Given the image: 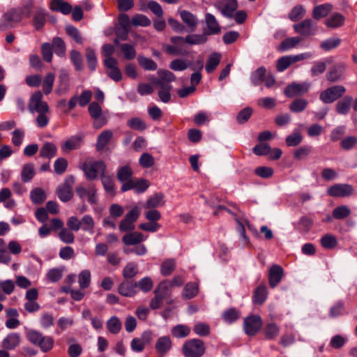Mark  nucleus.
I'll use <instances>...</instances> for the list:
<instances>
[{
	"instance_id": "1",
	"label": "nucleus",
	"mask_w": 357,
	"mask_h": 357,
	"mask_svg": "<svg viewBox=\"0 0 357 357\" xmlns=\"http://www.w3.org/2000/svg\"><path fill=\"white\" fill-rule=\"evenodd\" d=\"M158 75V77L152 78L151 82L160 88L158 93L160 100L164 103H167L172 96V86L170 83L176 80V75L171 71L163 69H159Z\"/></svg>"
},
{
	"instance_id": "2",
	"label": "nucleus",
	"mask_w": 357,
	"mask_h": 357,
	"mask_svg": "<svg viewBox=\"0 0 357 357\" xmlns=\"http://www.w3.org/2000/svg\"><path fill=\"white\" fill-rule=\"evenodd\" d=\"M78 167L83 171L88 181H93L106 172V164L103 160L80 162Z\"/></svg>"
},
{
	"instance_id": "3",
	"label": "nucleus",
	"mask_w": 357,
	"mask_h": 357,
	"mask_svg": "<svg viewBox=\"0 0 357 357\" xmlns=\"http://www.w3.org/2000/svg\"><path fill=\"white\" fill-rule=\"evenodd\" d=\"M26 337L32 344L39 347L45 353L50 351L54 344L52 337L45 336L42 333L36 330L28 331Z\"/></svg>"
},
{
	"instance_id": "4",
	"label": "nucleus",
	"mask_w": 357,
	"mask_h": 357,
	"mask_svg": "<svg viewBox=\"0 0 357 357\" xmlns=\"http://www.w3.org/2000/svg\"><path fill=\"white\" fill-rule=\"evenodd\" d=\"M185 357H202L206 351L203 340L200 339H191L184 342L181 348Z\"/></svg>"
},
{
	"instance_id": "5",
	"label": "nucleus",
	"mask_w": 357,
	"mask_h": 357,
	"mask_svg": "<svg viewBox=\"0 0 357 357\" xmlns=\"http://www.w3.org/2000/svg\"><path fill=\"white\" fill-rule=\"evenodd\" d=\"M24 17L22 8H13L8 10L0 20V31L11 29L20 22Z\"/></svg>"
},
{
	"instance_id": "6",
	"label": "nucleus",
	"mask_w": 357,
	"mask_h": 357,
	"mask_svg": "<svg viewBox=\"0 0 357 357\" xmlns=\"http://www.w3.org/2000/svg\"><path fill=\"white\" fill-rule=\"evenodd\" d=\"M28 109L31 113L50 112V107L47 103L43 100V93L40 91H37L31 94Z\"/></svg>"
},
{
	"instance_id": "7",
	"label": "nucleus",
	"mask_w": 357,
	"mask_h": 357,
	"mask_svg": "<svg viewBox=\"0 0 357 357\" xmlns=\"http://www.w3.org/2000/svg\"><path fill=\"white\" fill-rule=\"evenodd\" d=\"M346 92V88L342 85H335L329 87L320 93V100L330 104L340 98Z\"/></svg>"
},
{
	"instance_id": "8",
	"label": "nucleus",
	"mask_w": 357,
	"mask_h": 357,
	"mask_svg": "<svg viewBox=\"0 0 357 357\" xmlns=\"http://www.w3.org/2000/svg\"><path fill=\"white\" fill-rule=\"evenodd\" d=\"M88 111L90 116L94 120L93 123V128L99 129L107 123V120L102 116V108L98 102H92L90 103Z\"/></svg>"
},
{
	"instance_id": "9",
	"label": "nucleus",
	"mask_w": 357,
	"mask_h": 357,
	"mask_svg": "<svg viewBox=\"0 0 357 357\" xmlns=\"http://www.w3.org/2000/svg\"><path fill=\"white\" fill-rule=\"evenodd\" d=\"M237 0H219L214 6L218 9L221 14L226 17L232 18L234 12L238 8Z\"/></svg>"
},
{
	"instance_id": "10",
	"label": "nucleus",
	"mask_w": 357,
	"mask_h": 357,
	"mask_svg": "<svg viewBox=\"0 0 357 357\" xmlns=\"http://www.w3.org/2000/svg\"><path fill=\"white\" fill-rule=\"evenodd\" d=\"M327 193L333 197H347L353 195L354 188L348 183H336L327 189Z\"/></svg>"
},
{
	"instance_id": "11",
	"label": "nucleus",
	"mask_w": 357,
	"mask_h": 357,
	"mask_svg": "<svg viewBox=\"0 0 357 357\" xmlns=\"http://www.w3.org/2000/svg\"><path fill=\"white\" fill-rule=\"evenodd\" d=\"M207 33L204 32L202 34H190L185 38L181 36H172L170 38V41L173 44H178L181 42H185L191 45H202L207 41Z\"/></svg>"
},
{
	"instance_id": "12",
	"label": "nucleus",
	"mask_w": 357,
	"mask_h": 357,
	"mask_svg": "<svg viewBox=\"0 0 357 357\" xmlns=\"http://www.w3.org/2000/svg\"><path fill=\"white\" fill-rule=\"evenodd\" d=\"M75 183V177L68 176L66 178L64 183L56 190V195L63 202H68L73 197L72 185Z\"/></svg>"
},
{
	"instance_id": "13",
	"label": "nucleus",
	"mask_w": 357,
	"mask_h": 357,
	"mask_svg": "<svg viewBox=\"0 0 357 357\" xmlns=\"http://www.w3.org/2000/svg\"><path fill=\"white\" fill-rule=\"evenodd\" d=\"M262 326V320L259 315H251L244 320L243 328L245 333L250 335H255Z\"/></svg>"
},
{
	"instance_id": "14",
	"label": "nucleus",
	"mask_w": 357,
	"mask_h": 357,
	"mask_svg": "<svg viewBox=\"0 0 357 357\" xmlns=\"http://www.w3.org/2000/svg\"><path fill=\"white\" fill-rule=\"evenodd\" d=\"M310 87V84L292 82L284 89V95L288 98H294L306 93Z\"/></svg>"
},
{
	"instance_id": "15",
	"label": "nucleus",
	"mask_w": 357,
	"mask_h": 357,
	"mask_svg": "<svg viewBox=\"0 0 357 357\" xmlns=\"http://www.w3.org/2000/svg\"><path fill=\"white\" fill-rule=\"evenodd\" d=\"M293 28L296 33L303 37L314 35L316 31V27L310 19H305L299 23L294 24Z\"/></svg>"
},
{
	"instance_id": "16",
	"label": "nucleus",
	"mask_w": 357,
	"mask_h": 357,
	"mask_svg": "<svg viewBox=\"0 0 357 357\" xmlns=\"http://www.w3.org/2000/svg\"><path fill=\"white\" fill-rule=\"evenodd\" d=\"M149 182L146 179H138L136 181H128L123 183L121 188L122 192L130 190H135L137 193H142L145 192L149 187Z\"/></svg>"
},
{
	"instance_id": "17",
	"label": "nucleus",
	"mask_w": 357,
	"mask_h": 357,
	"mask_svg": "<svg viewBox=\"0 0 357 357\" xmlns=\"http://www.w3.org/2000/svg\"><path fill=\"white\" fill-rule=\"evenodd\" d=\"M346 68V63L343 62L336 63L327 72L326 79L330 82H335L343 79Z\"/></svg>"
},
{
	"instance_id": "18",
	"label": "nucleus",
	"mask_w": 357,
	"mask_h": 357,
	"mask_svg": "<svg viewBox=\"0 0 357 357\" xmlns=\"http://www.w3.org/2000/svg\"><path fill=\"white\" fill-rule=\"evenodd\" d=\"M284 270L280 265H272L268 271V283L271 288H275L282 280Z\"/></svg>"
},
{
	"instance_id": "19",
	"label": "nucleus",
	"mask_w": 357,
	"mask_h": 357,
	"mask_svg": "<svg viewBox=\"0 0 357 357\" xmlns=\"http://www.w3.org/2000/svg\"><path fill=\"white\" fill-rule=\"evenodd\" d=\"M21 342L20 335L17 333H9L1 342V347L6 351L15 350Z\"/></svg>"
},
{
	"instance_id": "20",
	"label": "nucleus",
	"mask_w": 357,
	"mask_h": 357,
	"mask_svg": "<svg viewBox=\"0 0 357 357\" xmlns=\"http://www.w3.org/2000/svg\"><path fill=\"white\" fill-rule=\"evenodd\" d=\"M118 292L125 297H133L137 293L136 282L126 280L122 282L118 287Z\"/></svg>"
},
{
	"instance_id": "21",
	"label": "nucleus",
	"mask_w": 357,
	"mask_h": 357,
	"mask_svg": "<svg viewBox=\"0 0 357 357\" xmlns=\"http://www.w3.org/2000/svg\"><path fill=\"white\" fill-rule=\"evenodd\" d=\"M82 143V137L77 135L71 136L62 144L61 149L63 153H69L73 150L80 149Z\"/></svg>"
},
{
	"instance_id": "22",
	"label": "nucleus",
	"mask_w": 357,
	"mask_h": 357,
	"mask_svg": "<svg viewBox=\"0 0 357 357\" xmlns=\"http://www.w3.org/2000/svg\"><path fill=\"white\" fill-rule=\"evenodd\" d=\"M172 340L169 336L159 337L155 344V349L160 357L165 356L172 348Z\"/></svg>"
},
{
	"instance_id": "23",
	"label": "nucleus",
	"mask_w": 357,
	"mask_h": 357,
	"mask_svg": "<svg viewBox=\"0 0 357 357\" xmlns=\"http://www.w3.org/2000/svg\"><path fill=\"white\" fill-rule=\"evenodd\" d=\"M205 23L207 26V30H205L204 32L209 35H215L218 34L220 32V26L217 21L215 16L211 13H206L205 15Z\"/></svg>"
},
{
	"instance_id": "24",
	"label": "nucleus",
	"mask_w": 357,
	"mask_h": 357,
	"mask_svg": "<svg viewBox=\"0 0 357 357\" xmlns=\"http://www.w3.org/2000/svg\"><path fill=\"white\" fill-rule=\"evenodd\" d=\"M50 8L52 11L60 12L63 15H68L72 11V6L63 0H52Z\"/></svg>"
},
{
	"instance_id": "25",
	"label": "nucleus",
	"mask_w": 357,
	"mask_h": 357,
	"mask_svg": "<svg viewBox=\"0 0 357 357\" xmlns=\"http://www.w3.org/2000/svg\"><path fill=\"white\" fill-rule=\"evenodd\" d=\"M154 297L162 302L164 299L169 298L171 295V290L168 282L164 280L160 282L154 290Z\"/></svg>"
},
{
	"instance_id": "26",
	"label": "nucleus",
	"mask_w": 357,
	"mask_h": 357,
	"mask_svg": "<svg viewBox=\"0 0 357 357\" xmlns=\"http://www.w3.org/2000/svg\"><path fill=\"white\" fill-rule=\"evenodd\" d=\"M113 137V132L110 130H105L102 131L97 138L96 144V150L97 151H102L106 145L109 142Z\"/></svg>"
},
{
	"instance_id": "27",
	"label": "nucleus",
	"mask_w": 357,
	"mask_h": 357,
	"mask_svg": "<svg viewBox=\"0 0 357 357\" xmlns=\"http://www.w3.org/2000/svg\"><path fill=\"white\" fill-rule=\"evenodd\" d=\"M144 241V235L137 231L130 232L122 237V242L126 245H135Z\"/></svg>"
},
{
	"instance_id": "28",
	"label": "nucleus",
	"mask_w": 357,
	"mask_h": 357,
	"mask_svg": "<svg viewBox=\"0 0 357 357\" xmlns=\"http://www.w3.org/2000/svg\"><path fill=\"white\" fill-rule=\"evenodd\" d=\"M164 195L161 192H157L149 197L145 203L146 208H153L162 206L165 204Z\"/></svg>"
},
{
	"instance_id": "29",
	"label": "nucleus",
	"mask_w": 357,
	"mask_h": 357,
	"mask_svg": "<svg viewBox=\"0 0 357 357\" xmlns=\"http://www.w3.org/2000/svg\"><path fill=\"white\" fill-rule=\"evenodd\" d=\"M345 17L343 15L339 13H333L331 17L327 18L325 21V24L330 28H338L344 24Z\"/></svg>"
},
{
	"instance_id": "30",
	"label": "nucleus",
	"mask_w": 357,
	"mask_h": 357,
	"mask_svg": "<svg viewBox=\"0 0 357 357\" xmlns=\"http://www.w3.org/2000/svg\"><path fill=\"white\" fill-rule=\"evenodd\" d=\"M57 153V147L52 142H45L40 149V156L47 159H51L56 156Z\"/></svg>"
},
{
	"instance_id": "31",
	"label": "nucleus",
	"mask_w": 357,
	"mask_h": 357,
	"mask_svg": "<svg viewBox=\"0 0 357 357\" xmlns=\"http://www.w3.org/2000/svg\"><path fill=\"white\" fill-rule=\"evenodd\" d=\"M353 101L351 96H347L343 99L339 100L335 105L336 112L339 114L346 115L350 110L351 105Z\"/></svg>"
},
{
	"instance_id": "32",
	"label": "nucleus",
	"mask_w": 357,
	"mask_h": 357,
	"mask_svg": "<svg viewBox=\"0 0 357 357\" xmlns=\"http://www.w3.org/2000/svg\"><path fill=\"white\" fill-rule=\"evenodd\" d=\"M267 288L264 284H259L255 290L253 294V302L261 305L267 298Z\"/></svg>"
},
{
	"instance_id": "33",
	"label": "nucleus",
	"mask_w": 357,
	"mask_h": 357,
	"mask_svg": "<svg viewBox=\"0 0 357 357\" xmlns=\"http://www.w3.org/2000/svg\"><path fill=\"white\" fill-rule=\"evenodd\" d=\"M332 9L333 6L331 3H324L317 6L312 10V17L316 20H319L327 16Z\"/></svg>"
},
{
	"instance_id": "34",
	"label": "nucleus",
	"mask_w": 357,
	"mask_h": 357,
	"mask_svg": "<svg viewBox=\"0 0 357 357\" xmlns=\"http://www.w3.org/2000/svg\"><path fill=\"white\" fill-rule=\"evenodd\" d=\"M53 51L55 54L60 56H64L66 54V47L65 42L60 37L56 36L52 39V43L51 44Z\"/></svg>"
},
{
	"instance_id": "35",
	"label": "nucleus",
	"mask_w": 357,
	"mask_h": 357,
	"mask_svg": "<svg viewBox=\"0 0 357 357\" xmlns=\"http://www.w3.org/2000/svg\"><path fill=\"white\" fill-rule=\"evenodd\" d=\"M180 16L187 26L191 28V31H194L198 24L197 17L190 12L185 10L180 11Z\"/></svg>"
},
{
	"instance_id": "36",
	"label": "nucleus",
	"mask_w": 357,
	"mask_h": 357,
	"mask_svg": "<svg viewBox=\"0 0 357 357\" xmlns=\"http://www.w3.org/2000/svg\"><path fill=\"white\" fill-rule=\"evenodd\" d=\"M280 328L275 323L267 324L264 328L265 338L267 340H275L279 335Z\"/></svg>"
},
{
	"instance_id": "37",
	"label": "nucleus",
	"mask_w": 357,
	"mask_h": 357,
	"mask_svg": "<svg viewBox=\"0 0 357 357\" xmlns=\"http://www.w3.org/2000/svg\"><path fill=\"white\" fill-rule=\"evenodd\" d=\"M221 54L220 53L214 52L210 55L208 57L205 69L208 73H211L213 72L218 64L220 62Z\"/></svg>"
},
{
	"instance_id": "38",
	"label": "nucleus",
	"mask_w": 357,
	"mask_h": 357,
	"mask_svg": "<svg viewBox=\"0 0 357 357\" xmlns=\"http://www.w3.org/2000/svg\"><path fill=\"white\" fill-rule=\"evenodd\" d=\"M138 265L135 262H130L123 268L122 275L126 280H129L135 277L138 274Z\"/></svg>"
},
{
	"instance_id": "39",
	"label": "nucleus",
	"mask_w": 357,
	"mask_h": 357,
	"mask_svg": "<svg viewBox=\"0 0 357 357\" xmlns=\"http://www.w3.org/2000/svg\"><path fill=\"white\" fill-rule=\"evenodd\" d=\"M139 65L145 70H155L158 68L157 63L151 59L143 55L137 56Z\"/></svg>"
},
{
	"instance_id": "40",
	"label": "nucleus",
	"mask_w": 357,
	"mask_h": 357,
	"mask_svg": "<svg viewBox=\"0 0 357 357\" xmlns=\"http://www.w3.org/2000/svg\"><path fill=\"white\" fill-rule=\"evenodd\" d=\"M172 335L176 338L188 337L190 333V328L183 324H178L171 329Z\"/></svg>"
},
{
	"instance_id": "41",
	"label": "nucleus",
	"mask_w": 357,
	"mask_h": 357,
	"mask_svg": "<svg viewBox=\"0 0 357 357\" xmlns=\"http://www.w3.org/2000/svg\"><path fill=\"white\" fill-rule=\"evenodd\" d=\"M132 171L130 166L125 165L121 167L117 172L116 177L121 183H125L128 181H132Z\"/></svg>"
},
{
	"instance_id": "42",
	"label": "nucleus",
	"mask_w": 357,
	"mask_h": 357,
	"mask_svg": "<svg viewBox=\"0 0 357 357\" xmlns=\"http://www.w3.org/2000/svg\"><path fill=\"white\" fill-rule=\"evenodd\" d=\"M199 291L198 284L195 282H188L185 284L182 297L184 299H191L195 297Z\"/></svg>"
},
{
	"instance_id": "43",
	"label": "nucleus",
	"mask_w": 357,
	"mask_h": 357,
	"mask_svg": "<svg viewBox=\"0 0 357 357\" xmlns=\"http://www.w3.org/2000/svg\"><path fill=\"white\" fill-rule=\"evenodd\" d=\"M45 17L46 15L44 9L40 8H38L33 17V26L36 30L39 31L43 28L46 21Z\"/></svg>"
},
{
	"instance_id": "44",
	"label": "nucleus",
	"mask_w": 357,
	"mask_h": 357,
	"mask_svg": "<svg viewBox=\"0 0 357 357\" xmlns=\"http://www.w3.org/2000/svg\"><path fill=\"white\" fill-rule=\"evenodd\" d=\"M35 176L34 165L28 163L23 166L21 172V178L24 183L29 182Z\"/></svg>"
},
{
	"instance_id": "45",
	"label": "nucleus",
	"mask_w": 357,
	"mask_h": 357,
	"mask_svg": "<svg viewBox=\"0 0 357 357\" xmlns=\"http://www.w3.org/2000/svg\"><path fill=\"white\" fill-rule=\"evenodd\" d=\"M351 214V210L348 206L341 205L335 207L332 212L333 217L336 220H342Z\"/></svg>"
},
{
	"instance_id": "46",
	"label": "nucleus",
	"mask_w": 357,
	"mask_h": 357,
	"mask_svg": "<svg viewBox=\"0 0 357 357\" xmlns=\"http://www.w3.org/2000/svg\"><path fill=\"white\" fill-rule=\"evenodd\" d=\"M266 73V69L264 67H259L252 72L250 79L253 85L257 86L264 82Z\"/></svg>"
},
{
	"instance_id": "47",
	"label": "nucleus",
	"mask_w": 357,
	"mask_h": 357,
	"mask_svg": "<svg viewBox=\"0 0 357 357\" xmlns=\"http://www.w3.org/2000/svg\"><path fill=\"white\" fill-rule=\"evenodd\" d=\"M308 105L307 100L303 98H297L289 105V109L294 113H299L305 109Z\"/></svg>"
},
{
	"instance_id": "48",
	"label": "nucleus",
	"mask_w": 357,
	"mask_h": 357,
	"mask_svg": "<svg viewBox=\"0 0 357 357\" xmlns=\"http://www.w3.org/2000/svg\"><path fill=\"white\" fill-rule=\"evenodd\" d=\"M30 197L35 204H40L46 199L45 191L40 188H36L31 191Z\"/></svg>"
},
{
	"instance_id": "49",
	"label": "nucleus",
	"mask_w": 357,
	"mask_h": 357,
	"mask_svg": "<svg viewBox=\"0 0 357 357\" xmlns=\"http://www.w3.org/2000/svg\"><path fill=\"white\" fill-rule=\"evenodd\" d=\"M342 40L340 38H330L320 44V47L324 51H330L337 47L341 44Z\"/></svg>"
},
{
	"instance_id": "50",
	"label": "nucleus",
	"mask_w": 357,
	"mask_h": 357,
	"mask_svg": "<svg viewBox=\"0 0 357 357\" xmlns=\"http://www.w3.org/2000/svg\"><path fill=\"white\" fill-rule=\"evenodd\" d=\"M127 126L131 129L139 131H144L147 128L146 123L139 117L130 119L127 121Z\"/></svg>"
},
{
	"instance_id": "51",
	"label": "nucleus",
	"mask_w": 357,
	"mask_h": 357,
	"mask_svg": "<svg viewBox=\"0 0 357 357\" xmlns=\"http://www.w3.org/2000/svg\"><path fill=\"white\" fill-rule=\"evenodd\" d=\"M95 222L93 218L89 215H85L80 220V227L83 231L93 233Z\"/></svg>"
},
{
	"instance_id": "52",
	"label": "nucleus",
	"mask_w": 357,
	"mask_h": 357,
	"mask_svg": "<svg viewBox=\"0 0 357 357\" xmlns=\"http://www.w3.org/2000/svg\"><path fill=\"white\" fill-rule=\"evenodd\" d=\"M175 267L176 263L174 259H166L161 264L160 273L163 276H168L174 272Z\"/></svg>"
},
{
	"instance_id": "53",
	"label": "nucleus",
	"mask_w": 357,
	"mask_h": 357,
	"mask_svg": "<svg viewBox=\"0 0 357 357\" xmlns=\"http://www.w3.org/2000/svg\"><path fill=\"white\" fill-rule=\"evenodd\" d=\"M305 10L302 5L294 6L289 13V18L293 22H297L304 17Z\"/></svg>"
},
{
	"instance_id": "54",
	"label": "nucleus",
	"mask_w": 357,
	"mask_h": 357,
	"mask_svg": "<svg viewBox=\"0 0 357 357\" xmlns=\"http://www.w3.org/2000/svg\"><path fill=\"white\" fill-rule=\"evenodd\" d=\"M239 317V312L235 308H229L225 310L222 314L223 320L229 324L236 321Z\"/></svg>"
},
{
	"instance_id": "55",
	"label": "nucleus",
	"mask_w": 357,
	"mask_h": 357,
	"mask_svg": "<svg viewBox=\"0 0 357 357\" xmlns=\"http://www.w3.org/2000/svg\"><path fill=\"white\" fill-rule=\"evenodd\" d=\"M120 48L126 59L132 60L136 56V51L132 45L129 43H123L120 45Z\"/></svg>"
},
{
	"instance_id": "56",
	"label": "nucleus",
	"mask_w": 357,
	"mask_h": 357,
	"mask_svg": "<svg viewBox=\"0 0 357 357\" xmlns=\"http://www.w3.org/2000/svg\"><path fill=\"white\" fill-rule=\"evenodd\" d=\"M86 59L89 69L91 71L95 70L97 64V59L95 51L92 48L87 47L86 49Z\"/></svg>"
},
{
	"instance_id": "57",
	"label": "nucleus",
	"mask_w": 357,
	"mask_h": 357,
	"mask_svg": "<svg viewBox=\"0 0 357 357\" xmlns=\"http://www.w3.org/2000/svg\"><path fill=\"white\" fill-rule=\"evenodd\" d=\"M137 288L139 287L144 293L149 292L153 287V282L150 277H144L136 282Z\"/></svg>"
},
{
	"instance_id": "58",
	"label": "nucleus",
	"mask_w": 357,
	"mask_h": 357,
	"mask_svg": "<svg viewBox=\"0 0 357 357\" xmlns=\"http://www.w3.org/2000/svg\"><path fill=\"white\" fill-rule=\"evenodd\" d=\"M54 82V75L52 73H47L43 81V90L45 95H48L52 92Z\"/></svg>"
},
{
	"instance_id": "59",
	"label": "nucleus",
	"mask_w": 357,
	"mask_h": 357,
	"mask_svg": "<svg viewBox=\"0 0 357 357\" xmlns=\"http://www.w3.org/2000/svg\"><path fill=\"white\" fill-rule=\"evenodd\" d=\"M78 282L80 289L87 288L91 283V273L89 270H84L78 275Z\"/></svg>"
},
{
	"instance_id": "60",
	"label": "nucleus",
	"mask_w": 357,
	"mask_h": 357,
	"mask_svg": "<svg viewBox=\"0 0 357 357\" xmlns=\"http://www.w3.org/2000/svg\"><path fill=\"white\" fill-rule=\"evenodd\" d=\"M100 178H101L102 183L105 191L114 195V187L112 177L104 173L102 175H100Z\"/></svg>"
},
{
	"instance_id": "61",
	"label": "nucleus",
	"mask_w": 357,
	"mask_h": 357,
	"mask_svg": "<svg viewBox=\"0 0 357 357\" xmlns=\"http://www.w3.org/2000/svg\"><path fill=\"white\" fill-rule=\"evenodd\" d=\"M301 41V38L298 36L288 38L280 43V50L284 51L292 49L295 47Z\"/></svg>"
},
{
	"instance_id": "62",
	"label": "nucleus",
	"mask_w": 357,
	"mask_h": 357,
	"mask_svg": "<svg viewBox=\"0 0 357 357\" xmlns=\"http://www.w3.org/2000/svg\"><path fill=\"white\" fill-rule=\"evenodd\" d=\"M320 242L321 246L326 249H332L335 248L337 243L336 238L331 234H326L322 236Z\"/></svg>"
},
{
	"instance_id": "63",
	"label": "nucleus",
	"mask_w": 357,
	"mask_h": 357,
	"mask_svg": "<svg viewBox=\"0 0 357 357\" xmlns=\"http://www.w3.org/2000/svg\"><path fill=\"white\" fill-rule=\"evenodd\" d=\"M107 327L110 333L116 334L121 329V324L116 317H112L107 321Z\"/></svg>"
},
{
	"instance_id": "64",
	"label": "nucleus",
	"mask_w": 357,
	"mask_h": 357,
	"mask_svg": "<svg viewBox=\"0 0 357 357\" xmlns=\"http://www.w3.org/2000/svg\"><path fill=\"white\" fill-rule=\"evenodd\" d=\"M68 165V160L64 158H57L54 164V172L56 174H63L67 169Z\"/></svg>"
}]
</instances>
